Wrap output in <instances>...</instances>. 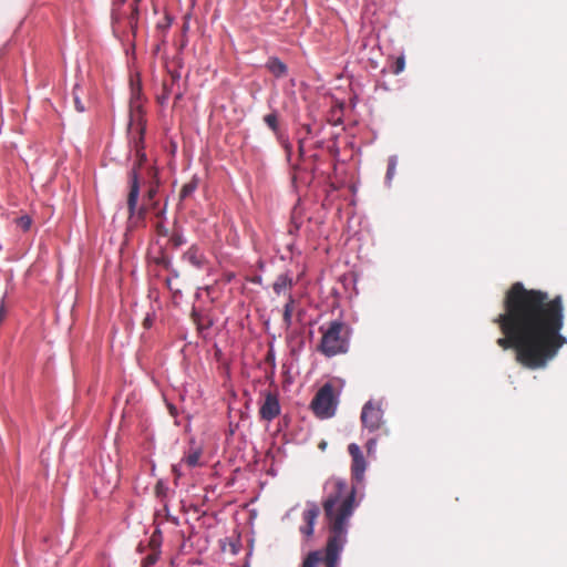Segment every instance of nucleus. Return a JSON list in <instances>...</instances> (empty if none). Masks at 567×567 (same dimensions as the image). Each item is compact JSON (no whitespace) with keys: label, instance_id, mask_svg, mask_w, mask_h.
<instances>
[{"label":"nucleus","instance_id":"nucleus-27","mask_svg":"<svg viewBox=\"0 0 567 567\" xmlns=\"http://www.w3.org/2000/svg\"><path fill=\"white\" fill-rule=\"evenodd\" d=\"M167 406H168V409H169L171 414H172V415H175V413H176V408H175V405H174V404H172V403H168V404H167Z\"/></svg>","mask_w":567,"mask_h":567},{"label":"nucleus","instance_id":"nucleus-23","mask_svg":"<svg viewBox=\"0 0 567 567\" xmlns=\"http://www.w3.org/2000/svg\"><path fill=\"white\" fill-rule=\"evenodd\" d=\"M173 21H174V17L167 13L165 16V22H158L157 27H158V29H163V30L167 29L168 27H171Z\"/></svg>","mask_w":567,"mask_h":567},{"label":"nucleus","instance_id":"nucleus-29","mask_svg":"<svg viewBox=\"0 0 567 567\" xmlns=\"http://www.w3.org/2000/svg\"><path fill=\"white\" fill-rule=\"evenodd\" d=\"M166 284H167L168 288L171 290H173V288H172V280L169 278H166Z\"/></svg>","mask_w":567,"mask_h":567},{"label":"nucleus","instance_id":"nucleus-32","mask_svg":"<svg viewBox=\"0 0 567 567\" xmlns=\"http://www.w3.org/2000/svg\"><path fill=\"white\" fill-rule=\"evenodd\" d=\"M171 144H172V147H173V151L175 150L176 145L174 143V141H171Z\"/></svg>","mask_w":567,"mask_h":567},{"label":"nucleus","instance_id":"nucleus-1","mask_svg":"<svg viewBox=\"0 0 567 567\" xmlns=\"http://www.w3.org/2000/svg\"><path fill=\"white\" fill-rule=\"evenodd\" d=\"M502 332L496 344L513 350L515 360L529 370L544 369L567 343L561 334L565 307L560 295L528 289L514 282L505 292L503 312L494 320Z\"/></svg>","mask_w":567,"mask_h":567},{"label":"nucleus","instance_id":"nucleus-12","mask_svg":"<svg viewBox=\"0 0 567 567\" xmlns=\"http://www.w3.org/2000/svg\"><path fill=\"white\" fill-rule=\"evenodd\" d=\"M184 260L189 262L195 268H202L206 264V258L203 251H200L197 247H192L187 250L184 256Z\"/></svg>","mask_w":567,"mask_h":567},{"label":"nucleus","instance_id":"nucleus-17","mask_svg":"<svg viewBox=\"0 0 567 567\" xmlns=\"http://www.w3.org/2000/svg\"><path fill=\"white\" fill-rule=\"evenodd\" d=\"M264 122L274 133L278 132V116L276 113L265 115Z\"/></svg>","mask_w":567,"mask_h":567},{"label":"nucleus","instance_id":"nucleus-6","mask_svg":"<svg viewBox=\"0 0 567 567\" xmlns=\"http://www.w3.org/2000/svg\"><path fill=\"white\" fill-rule=\"evenodd\" d=\"M339 400L331 383L323 384L315 394L310 409L321 420L330 419L336 414Z\"/></svg>","mask_w":567,"mask_h":567},{"label":"nucleus","instance_id":"nucleus-13","mask_svg":"<svg viewBox=\"0 0 567 567\" xmlns=\"http://www.w3.org/2000/svg\"><path fill=\"white\" fill-rule=\"evenodd\" d=\"M293 287V279L288 274L279 275L272 284V289L276 295L286 293Z\"/></svg>","mask_w":567,"mask_h":567},{"label":"nucleus","instance_id":"nucleus-22","mask_svg":"<svg viewBox=\"0 0 567 567\" xmlns=\"http://www.w3.org/2000/svg\"><path fill=\"white\" fill-rule=\"evenodd\" d=\"M17 224L23 230H28L31 226V218L29 216H21L17 219Z\"/></svg>","mask_w":567,"mask_h":567},{"label":"nucleus","instance_id":"nucleus-8","mask_svg":"<svg viewBox=\"0 0 567 567\" xmlns=\"http://www.w3.org/2000/svg\"><path fill=\"white\" fill-rule=\"evenodd\" d=\"M264 401L259 408V417L262 421L271 422L281 412L278 393L272 391H264Z\"/></svg>","mask_w":567,"mask_h":567},{"label":"nucleus","instance_id":"nucleus-9","mask_svg":"<svg viewBox=\"0 0 567 567\" xmlns=\"http://www.w3.org/2000/svg\"><path fill=\"white\" fill-rule=\"evenodd\" d=\"M349 454L352 457L351 474L357 482H361L367 468L364 456L355 443L348 446Z\"/></svg>","mask_w":567,"mask_h":567},{"label":"nucleus","instance_id":"nucleus-11","mask_svg":"<svg viewBox=\"0 0 567 567\" xmlns=\"http://www.w3.org/2000/svg\"><path fill=\"white\" fill-rule=\"evenodd\" d=\"M203 454V446L195 440H190L189 450L185 452L184 461L189 467L202 465L200 457Z\"/></svg>","mask_w":567,"mask_h":567},{"label":"nucleus","instance_id":"nucleus-24","mask_svg":"<svg viewBox=\"0 0 567 567\" xmlns=\"http://www.w3.org/2000/svg\"><path fill=\"white\" fill-rule=\"evenodd\" d=\"M167 488L164 486L162 482H158L155 487L156 495L158 497H165Z\"/></svg>","mask_w":567,"mask_h":567},{"label":"nucleus","instance_id":"nucleus-14","mask_svg":"<svg viewBox=\"0 0 567 567\" xmlns=\"http://www.w3.org/2000/svg\"><path fill=\"white\" fill-rule=\"evenodd\" d=\"M266 66L277 78L284 76L287 73L286 64L278 58H270Z\"/></svg>","mask_w":567,"mask_h":567},{"label":"nucleus","instance_id":"nucleus-21","mask_svg":"<svg viewBox=\"0 0 567 567\" xmlns=\"http://www.w3.org/2000/svg\"><path fill=\"white\" fill-rule=\"evenodd\" d=\"M156 561H157V554L156 553L148 554L143 559L142 567H152V566H154V564Z\"/></svg>","mask_w":567,"mask_h":567},{"label":"nucleus","instance_id":"nucleus-7","mask_svg":"<svg viewBox=\"0 0 567 567\" xmlns=\"http://www.w3.org/2000/svg\"><path fill=\"white\" fill-rule=\"evenodd\" d=\"M382 417L383 411L380 404L369 401L363 405L361 422L370 432L377 431L381 427L383 423Z\"/></svg>","mask_w":567,"mask_h":567},{"label":"nucleus","instance_id":"nucleus-15","mask_svg":"<svg viewBox=\"0 0 567 567\" xmlns=\"http://www.w3.org/2000/svg\"><path fill=\"white\" fill-rule=\"evenodd\" d=\"M295 298L291 293L288 295V300L284 307L282 319L286 329H289L292 323V312L295 308Z\"/></svg>","mask_w":567,"mask_h":567},{"label":"nucleus","instance_id":"nucleus-19","mask_svg":"<svg viewBox=\"0 0 567 567\" xmlns=\"http://www.w3.org/2000/svg\"><path fill=\"white\" fill-rule=\"evenodd\" d=\"M405 68V59L403 55L396 58V60L394 61L393 65H392V72L394 74H400Z\"/></svg>","mask_w":567,"mask_h":567},{"label":"nucleus","instance_id":"nucleus-4","mask_svg":"<svg viewBox=\"0 0 567 567\" xmlns=\"http://www.w3.org/2000/svg\"><path fill=\"white\" fill-rule=\"evenodd\" d=\"M321 340L318 351L328 358L346 354L350 349L352 330L348 323L341 320H332L319 328Z\"/></svg>","mask_w":567,"mask_h":567},{"label":"nucleus","instance_id":"nucleus-5","mask_svg":"<svg viewBox=\"0 0 567 567\" xmlns=\"http://www.w3.org/2000/svg\"><path fill=\"white\" fill-rule=\"evenodd\" d=\"M163 51V71L159 84L156 87V101L158 105L164 109L172 102L173 106L177 103V92L175 91V83L177 79V61L176 54L173 51L172 55L168 54L165 41L157 45V52Z\"/></svg>","mask_w":567,"mask_h":567},{"label":"nucleus","instance_id":"nucleus-25","mask_svg":"<svg viewBox=\"0 0 567 567\" xmlns=\"http://www.w3.org/2000/svg\"><path fill=\"white\" fill-rule=\"evenodd\" d=\"M154 322V315L153 313H146L144 320H143V327L145 329H150L153 326Z\"/></svg>","mask_w":567,"mask_h":567},{"label":"nucleus","instance_id":"nucleus-18","mask_svg":"<svg viewBox=\"0 0 567 567\" xmlns=\"http://www.w3.org/2000/svg\"><path fill=\"white\" fill-rule=\"evenodd\" d=\"M396 164H398V159H396L395 156L389 157V159H388V169H386V179L389 182L393 178V176L395 174Z\"/></svg>","mask_w":567,"mask_h":567},{"label":"nucleus","instance_id":"nucleus-10","mask_svg":"<svg viewBox=\"0 0 567 567\" xmlns=\"http://www.w3.org/2000/svg\"><path fill=\"white\" fill-rule=\"evenodd\" d=\"M320 514V509L317 504H310L309 507L303 512L302 518L305 525L300 527V533L306 537L313 535L315 523Z\"/></svg>","mask_w":567,"mask_h":567},{"label":"nucleus","instance_id":"nucleus-28","mask_svg":"<svg viewBox=\"0 0 567 567\" xmlns=\"http://www.w3.org/2000/svg\"><path fill=\"white\" fill-rule=\"evenodd\" d=\"M163 512H165V515L168 518L169 517V513H168V507H167L166 503H164V505H163Z\"/></svg>","mask_w":567,"mask_h":567},{"label":"nucleus","instance_id":"nucleus-3","mask_svg":"<svg viewBox=\"0 0 567 567\" xmlns=\"http://www.w3.org/2000/svg\"><path fill=\"white\" fill-rule=\"evenodd\" d=\"M144 131L145 120L142 101V90L140 84L131 83V99H130V121L127 133L130 142L133 145L137 164H135L131 172V186L127 197V207L130 215L135 212L137 199L140 196V179L142 178V163L146 161L144 153Z\"/></svg>","mask_w":567,"mask_h":567},{"label":"nucleus","instance_id":"nucleus-30","mask_svg":"<svg viewBox=\"0 0 567 567\" xmlns=\"http://www.w3.org/2000/svg\"><path fill=\"white\" fill-rule=\"evenodd\" d=\"M326 445H327V443H326V442H321V443L319 444V447H320L321 450H323V449L326 447Z\"/></svg>","mask_w":567,"mask_h":567},{"label":"nucleus","instance_id":"nucleus-20","mask_svg":"<svg viewBox=\"0 0 567 567\" xmlns=\"http://www.w3.org/2000/svg\"><path fill=\"white\" fill-rule=\"evenodd\" d=\"M79 89V85L76 84L74 86V90H73V101H74V106L78 112H84L85 111V107L83 105V103L81 102L80 100V96L78 95L76 93V90Z\"/></svg>","mask_w":567,"mask_h":567},{"label":"nucleus","instance_id":"nucleus-31","mask_svg":"<svg viewBox=\"0 0 567 567\" xmlns=\"http://www.w3.org/2000/svg\"><path fill=\"white\" fill-rule=\"evenodd\" d=\"M171 240L173 241L174 245H177V239L174 236L172 237Z\"/></svg>","mask_w":567,"mask_h":567},{"label":"nucleus","instance_id":"nucleus-2","mask_svg":"<svg viewBox=\"0 0 567 567\" xmlns=\"http://www.w3.org/2000/svg\"><path fill=\"white\" fill-rule=\"evenodd\" d=\"M324 491L322 508L329 528L327 545L323 551L309 553L301 567H338L340 554L347 542L349 520L358 505L357 488L344 480L331 478L326 483Z\"/></svg>","mask_w":567,"mask_h":567},{"label":"nucleus","instance_id":"nucleus-16","mask_svg":"<svg viewBox=\"0 0 567 567\" xmlns=\"http://www.w3.org/2000/svg\"><path fill=\"white\" fill-rule=\"evenodd\" d=\"M198 179L196 177H193V179L188 183H186L181 193H179V199L186 198L193 194V192L197 188Z\"/></svg>","mask_w":567,"mask_h":567},{"label":"nucleus","instance_id":"nucleus-26","mask_svg":"<svg viewBox=\"0 0 567 567\" xmlns=\"http://www.w3.org/2000/svg\"><path fill=\"white\" fill-rule=\"evenodd\" d=\"M4 316H6V310H4L3 305H1L0 306V323L3 321Z\"/></svg>","mask_w":567,"mask_h":567}]
</instances>
